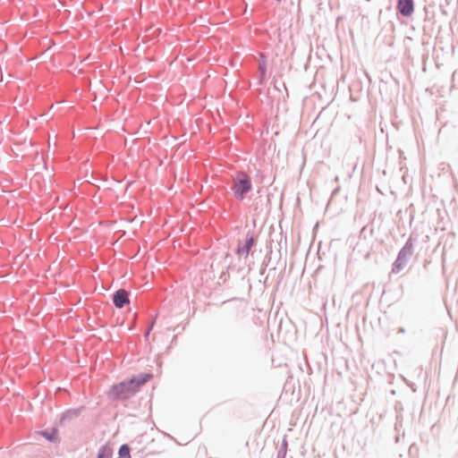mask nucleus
Returning a JSON list of instances; mask_svg holds the SVG:
<instances>
[{
    "label": "nucleus",
    "instance_id": "1",
    "mask_svg": "<svg viewBox=\"0 0 458 458\" xmlns=\"http://www.w3.org/2000/svg\"><path fill=\"white\" fill-rule=\"evenodd\" d=\"M149 377V375H145L140 380L131 379L116 385L110 391V395L113 398L126 399L135 394L139 387L145 384Z\"/></svg>",
    "mask_w": 458,
    "mask_h": 458
},
{
    "label": "nucleus",
    "instance_id": "8",
    "mask_svg": "<svg viewBox=\"0 0 458 458\" xmlns=\"http://www.w3.org/2000/svg\"><path fill=\"white\" fill-rule=\"evenodd\" d=\"M259 72H260V81H263L265 76H266L267 64L264 62L263 63H259Z\"/></svg>",
    "mask_w": 458,
    "mask_h": 458
},
{
    "label": "nucleus",
    "instance_id": "10",
    "mask_svg": "<svg viewBox=\"0 0 458 458\" xmlns=\"http://www.w3.org/2000/svg\"><path fill=\"white\" fill-rule=\"evenodd\" d=\"M397 8L400 9L401 8V0H398L397 2Z\"/></svg>",
    "mask_w": 458,
    "mask_h": 458
},
{
    "label": "nucleus",
    "instance_id": "7",
    "mask_svg": "<svg viewBox=\"0 0 458 458\" xmlns=\"http://www.w3.org/2000/svg\"><path fill=\"white\" fill-rule=\"evenodd\" d=\"M118 458H131L130 447L127 445H123L120 447Z\"/></svg>",
    "mask_w": 458,
    "mask_h": 458
},
{
    "label": "nucleus",
    "instance_id": "6",
    "mask_svg": "<svg viewBox=\"0 0 458 458\" xmlns=\"http://www.w3.org/2000/svg\"><path fill=\"white\" fill-rule=\"evenodd\" d=\"M112 457V449L108 446H102L98 454L97 458H111Z\"/></svg>",
    "mask_w": 458,
    "mask_h": 458
},
{
    "label": "nucleus",
    "instance_id": "3",
    "mask_svg": "<svg viewBox=\"0 0 458 458\" xmlns=\"http://www.w3.org/2000/svg\"><path fill=\"white\" fill-rule=\"evenodd\" d=\"M130 302L128 293L123 290H118L114 295V303L116 308L121 309L125 304H128Z\"/></svg>",
    "mask_w": 458,
    "mask_h": 458
},
{
    "label": "nucleus",
    "instance_id": "4",
    "mask_svg": "<svg viewBox=\"0 0 458 458\" xmlns=\"http://www.w3.org/2000/svg\"><path fill=\"white\" fill-rule=\"evenodd\" d=\"M413 12L412 0H403V15H410Z\"/></svg>",
    "mask_w": 458,
    "mask_h": 458
},
{
    "label": "nucleus",
    "instance_id": "5",
    "mask_svg": "<svg viewBox=\"0 0 458 458\" xmlns=\"http://www.w3.org/2000/svg\"><path fill=\"white\" fill-rule=\"evenodd\" d=\"M252 245H253V239L250 238V239L247 240V242H246V243H245V245L243 247L238 248L237 251H238L239 254H242L245 257H247L250 248L252 247Z\"/></svg>",
    "mask_w": 458,
    "mask_h": 458
},
{
    "label": "nucleus",
    "instance_id": "2",
    "mask_svg": "<svg viewBox=\"0 0 458 458\" xmlns=\"http://www.w3.org/2000/svg\"><path fill=\"white\" fill-rule=\"evenodd\" d=\"M252 184L250 177L243 172L236 173L233 178L232 191L236 199L242 200L247 193L251 191Z\"/></svg>",
    "mask_w": 458,
    "mask_h": 458
},
{
    "label": "nucleus",
    "instance_id": "9",
    "mask_svg": "<svg viewBox=\"0 0 458 458\" xmlns=\"http://www.w3.org/2000/svg\"><path fill=\"white\" fill-rule=\"evenodd\" d=\"M265 63L267 64V60L264 55L260 54L259 55V63Z\"/></svg>",
    "mask_w": 458,
    "mask_h": 458
}]
</instances>
